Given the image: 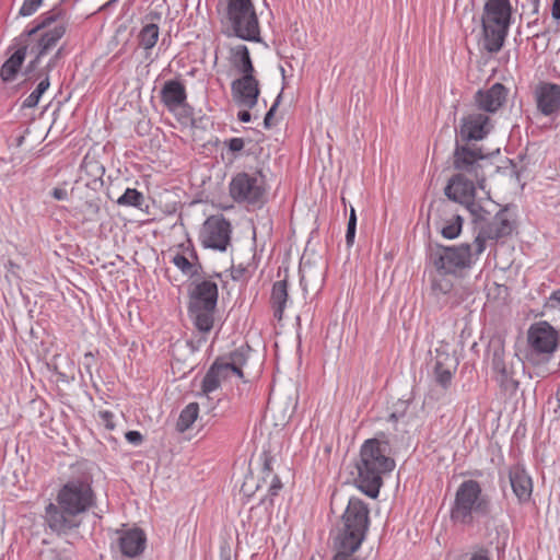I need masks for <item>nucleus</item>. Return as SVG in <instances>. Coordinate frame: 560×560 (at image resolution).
Here are the masks:
<instances>
[{
	"label": "nucleus",
	"mask_w": 560,
	"mask_h": 560,
	"mask_svg": "<svg viewBox=\"0 0 560 560\" xmlns=\"http://www.w3.org/2000/svg\"><path fill=\"white\" fill-rule=\"evenodd\" d=\"M118 0H109L104 7H110L116 3Z\"/></svg>",
	"instance_id": "338daca9"
},
{
	"label": "nucleus",
	"mask_w": 560,
	"mask_h": 560,
	"mask_svg": "<svg viewBox=\"0 0 560 560\" xmlns=\"http://www.w3.org/2000/svg\"><path fill=\"white\" fill-rule=\"evenodd\" d=\"M468 560H491L487 549L480 548L472 552Z\"/></svg>",
	"instance_id": "8fccbe9b"
},
{
	"label": "nucleus",
	"mask_w": 560,
	"mask_h": 560,
	"mask_svg": "<svg viewBox=\"0 0 560 560\" xmlns=\"http://www.w3.org/2000/svg\"><path fill=\"white\" fill-rule=\"evenodd\" d=\"M245 362L244 354L242 351H234L231 353L230 362H222V368H226V377L231 374H235L238 377H243L242 365Z\"/></svg>",
	"instance_id": "c9c22d12"
},
{
	"label": "nucleus",
	"mask_w": 560,
	"mask_h": 560,
	"mask_svg": "<svg viewBox=\"0 0 560 560\" xmlns=\"http://www.w3.org/2000/svg\"><path fill=\"white\" fill-rule=\"evenodd\" d=\"M394 468L395 460L389 455L388 442L380 438L369 439L360 448L354 483L364 494L376 499L383 485V477Z\"/></svg>",
	"instance_id": "f257e3e1"
},
{
	"label": "nucleus",
	"mask_w": 560,
	"mask_h": 560,
	"mask_svg": "<svg viewBox=\"0 0 560 560\" xmlns=\"http://www.w3.org/2000/svg\"><path fill=\"white\" fill-rule=\"evenodd\" d=\"M433 374L436 384L443 388L451 385L453 374L457 369V360L451 355L446 346H441L435 349Z\"/></svg>",
	"instance_id": "4be33fe9"
},
{
	"label": "nucleus",
	"mask_w": 560,
	"mask_h": 560,
	"mask_svg": "<svg viewBox=\"0 0 560 560\" xmlns=\"http://www.w3.org/2000/svg\"><path fill=\"white\" fill-rule=\"evenodd\" d=\"M348 224L357 226V214H355V210L352 207H351V210H350V215H349Z\"/></svg>",
	"instance_id": "052dcab7"
},
{
	"label": "nucleus",
	"mask_w": 560,
	"mask_h": 560,
	"mask_svg": "<svg viewBox=\"0 0 560 560\" xmlns=\"http://www.w3.org/2000/svg\"><path fill=\"white\" fill-rule=\"evenodd\" d=\"M513 231V223L506 217V209L500 210L492 222L482 226L475 238V254L478 256L485 250L487 240H499L510 235Z\"/></svg>",
	"instance_id": "a211bd4d"
},
{
	"label": "nucleus",
	"mask_w": 560,
	"mask_h": 560,
	"mask_svg": "<svg viewBox=\"0 0 560 560\" xmlns=\"http://www.w3.org/2000/svg\"><path fill=\"white\" fill-rule=\"evenodd\" d=\"M72 548L70 546L58 548H46L39 553V560H72Z\"/></svg>",
	"instance_id": "4c0bfd02"
},
{
	"label": "nucleus",
	"mask_w": 560,
	"mask_h": 560,
	"mask_svg": "<svg viewBox=\"0 0 560 560\" xmlns=\"http://www.w3.org/2000/svg\"><path fill=\"white\" fill-rule=\"evenodd\" d=\"M369 525L368 504L359 498H350L341 517L335 545H341V548L347 551H357L365 539Z\"/></svg>",
	"instance_id": "39448f33"
},
{
	"label": "nucleus",
	"mask_w": 560,
	"mask_h": 560,
	"mask_svg": "<svg viewBox=\"0 0 560 560\" xmlns=\"http://www.w3.org/2000/svg\"><path fill=\"white\" fill-rule=\"evenodd\" d=\"M266 486L270 495H277L279 490L282 488V483L279 477L275 474L268 476V474H262L260 482L257 485V488H262Z\"/></svg>",
	"instance_id": "58836bf2"
},
{
	"label": "nucleus",
	"mask_w": 560,
	"mask_h": 560,
	"mask_svg": "<svg viewBox=\"0 0 560 560\" xmlns=\"http://www.w3.org/2000/svg\"><path fill=\"white\" fill-rule=\"evenodd\" d=\"M57 60L58 59H55V57L52 56L47 62V65L44 68L39 69L37 73H44L47 71V74L49 75L50 70L55 68Z\"/></svg>",
	"instance_id": "864d4df0"
},
{
	"label": "nucleus",
	"mask_w": 560,
	"mask_h": 560,
	"mask_svg": "<svg viewBox=\"0 0 560 560\" xmlns=\"http://www.w3.org/2000/svg\"><path fill=\"white\" fill-rule=\"evenodd\" d=\"M199 415V405L197 402L188 404L179 413L176 428L179 432H185L191 428Z\"/></svg>",
	"instance_id": "72a5a7b5"
},
{
	"label": "nucleus",
	"mask_w": 560,
	"mask_h": 560,
	"mask_svg": "<svg viewBox=\"0 0 560 560\" xmlns=\"http://www.w3.org/2000/svg\"><path fill=\"white\" fill-rule=\"evenodd\" d=\"M187 94L184 84L177 80H168L161 90V100L170 110H175L186 103Z\"/></svg>",
	"instance_id": "a878e982"
},
{
	"label": "nucleus",
	"mask_w": 560,
	"mask_h": 560,
	"mask_svg": "<svg viewBox=\"0 0 560 560\" xmlns=\"http://www.w3.org/2000/svg\"><path fill=\"white\" fill-rule=\"evenodd\" d=\"M237 118L242 122H248L252 119V115H250V113L248 110H241L237 114Z\"/></svg>",
	"instance_id": "13d9d810"
},
{
	"label": "nucleus",
	"mask_w": 560,
	"mask_h": 560,
	"mask_svg": "<svg viewBox=\"0 0 560 560\" xmlns=\"http://www.w3.org/2000/svg\"><path fill=\"white\" fill-rule=\"evenodd\" d=\"M489 349L492 352L491 366L495 381L504 392L514 394L520 385L517 371L524 368L522 360L517 354H506L500 339L491 341Z\"/></svg>",
	"instance_id": "1a4fd4ad"
},
{
	"label": "nucleus",
	"mask_w": 560,
	"mask_h": 560,
	"mask_svg": "<svg viewBox=\"0 0 560 560\" xmlns=\"http://www.w3.org/2000/svg\"><path fill=\"white\" fill-rule=\"evenodd\" d=\"M556 399L558 401V406L557 407H558V411L560 413V387L557 390Z\"/></svg>",
	"instance_id": "e2e57ef3"
},
{
	"label": "nucleus",
	"mask_w": 560,
	"mask_h": 560,
	"mask_svg": "<svg viewBox=\"0 0 560 560\" xmlns=\"http://www.w3.org/2000/svg\"><path fill=\"white\" fill-rule=\"evenodd\" d=\"M30 80H38L40 79V82L38 83L37 88L23 101V107L24 108H33L37 106L40 96L45 93V91L49 88L50 81L49 75L47 74V71L44 73H27Z\"/></svg>",
	"instance_id": "7c9ffc66"
},
{
	"label": "nucleus",
	"mask_w": 560,
	"mask_h": 560,
	"mask_svg": "<svg viewBox=\"0 0 560 560\" xmlns=\"http://www.w3.org/2000/svg\"><path fill=\"white\" fill-rule=\"evenodd\" d=\"M266 194L264 176L260 172L248 174L237 173L230 183V195L236 202L257 205Z\"/></svg>",
	"instance_id": "ddd939ff"
},
{
	"label": "nucleus",
	"mask_w": 560,
	"mask_h": 560,
	"mask_svg": "<svg viewBox=\"0 0 560 560\" xmlns=\"http://www.w3.org/2000/svg\"><path fill=\"white\" fill-rule=\"evenodd\" d=\"M224 144L233 153L240 152L244 149L245 142L242 138H231L224 141Z\"/></svg>",
	"instance_id": "c03bdc74"
},
{
	"label": "nucleus",
	"mask_w": 560,
	"mask_h": 560,
	"mask_svg": "<svg viewBox=\"0 0 560 560\" xmlns=\"http://www.w3.org/2000/svg\"><path fill=\"white\" fill-rule=\"evenodd\" d=\"M492 129L493 124L488 114L471 112L460 119L456 142L474 143L472 141L485 139Z\"/></svg>",
	"instance_id": "dca6fc26"
},
{
	"label": "nucleus",
	"mask_w": 560,
	"mask_h": 560,
	"mask_svg": "<svg viewBox=\"0 0 560 560\" xmlns=\"http://www.w3.org/2000/svg\"><path fill=\"white\" fill-rule=\"evenodd\" d=\"M551 15L555 20H560V0H553Z\"/></svg>",
	"instance_id": "6e6d98bb"
},
{
	"label": "nucleus",
	"mask_w": 560,
	"mask_h": 560,
	"mask_svg": "<svg viewBox=\"0 0 560 560\" xmlns=\"http://www.w3.org/2000/svg\"><path fill=\"white\" fill-rule=\"evenodd\" d=\"M508 89L501 83H494L488 90H479L475 95V101L479 112L492 114L498 112L506 101Z\"/></svg>",
	"instance_id": "5701e85b"
},
{
	"label": "nucleus",
	"mask_w": 560,
	"mask_h": 560,
	"mask_svg": "<svg viewBox=\"0 0 560 560\" xmlns=\"http://www.w3.org/2000/svg\"><path fill=\"white\" fill-rule=\"evenodd\" d=\"M233 65L242 75H254L255 69L249 50L245 45H237L232 49Z\"/></svg>",
	"instance_id": "c756f323"
},
{
	"label": "nucleus",
	"mask_w": 560,
	"mask_h": 560,
	"mask_svg": "<svg viewBox=\"0 0 560 560\" xmlns=\"http://www.w3.org/2000/svg\"><path fill=\"white\" fill-rule=\"evenodd\" d=\"M527 340L530 355L550 354L557 348L558 336L556 330L547 323L533 325L528 329Z\"/></svg>",
	"instance_id": "6ab92c4d"
},
{
	"label": "nucleus",
	"mask_w": 560,
	"mask_h": 560,
	"mask_svg": "<svg viewBox=\"0 0 560 560\" xmlns=\"http://www.w3.org/2000/svg\"><path fill=\"white\" fill-rule=\"evenodd\" d=\"M355 230H357L355 225H349L348 224L347 232H346V243H347L348 246H352V244L354 242Z\"/></svg>",
	"instance_id": "3c124183"
},
{
	"label": "nucleus",
	"mask_w": 560,
	"mask_h": 560,
	"mask_svg": "<svg viewBox=\"0 0 560 560\" xmlns=\"http://www.w3.org/2000/svg\"><path fill=\"white\" fill-rule=\"evenodd\" d=\"M436 225L443 237L453 240L456 238L462 231L463 219L460 215L454 214L450 220L440 219Z\"/></svg>",
	"instance_id": "473e14b6"
},
{
	"label": "nucleus",
	"mask_w": 560,
	"mask_h": 560,
	"mask_svg": "<svg viewBox=\"0 0 560 560\" xmlns=\"http://www.w3.org/2000/svg\"><path fill=\"white\" fill-rule=\"evenodd\" d=\"M533 14H537L538 13V8H539V1L538 0H533Z\"/></svg>",
	"instance_id": "680f3d73"
},
{
	"label": "nucleus",
	"mask_w": 560,
	"mask_h": 560,
	"mask_svg": "<svg viewBox=\"0 0 560 560\" xmlns=\"http://www.w3.org/2000/svg\"><path fill=\"white\" fill-rule=\"evenodd\" d=\"M500 149L486 152L476 143L456 142L453 152V167L456 174L474 177L481 190L486 189V179L500 171V166L493 163V158L499 155Z\"/></svg>",
	"instance_id": "7ed1b4c3"
},
{
	"label": "nucleus",
	"mask_w": 560,
	"mask_h": 560,
	"mask_svg": "<svg viewBox=\"0 0 560 560\" xmlns=\"http://www.w3.org/2000/svg\"><path fill=\"white\" fill-rule=\"evenodd\" d=\"M476 179L463 174H454L444 188V194L448 200L464 206L475 220H485L486 211L476 202Z\"/></svg>",
	"instance_id": "9b49d317"
},
{
	"label": "nucleus",
	"mask_w": 560,
	"mask_h": 560,
	"mask_svg": "<svg viewBox=\"0 0 560 560\" xmlns=\"http://www.w3.org/2000/svg\"><path fill=\"white\" fill-rule=\"evenodd\" d=\"M281 97H282V92L279 93V95L277 96L275 103L272 104V106L269 108V110L265 115L264 126L267 129H269L272 126L271 120H272V118L275 116V113H276L280 102H281Z\"/></svg>",
	"instance_id": "a19ab883"
},
{
	"label": "nucleus",
	"mask_w": 560,
	"mask_h": 560,
	"mask_svg": "<svg viewBox=\"0 0 560 560\" xmlns=\"http://www.w3.org/2000/svg\"><path fill=\"white\" fill-rule=\"evenodd\" d=\"M56 501L82 517L94 503V493L88 481L70 480L59 490Z\"/></svg>",
	"instance_id": "4468645a"
},
{
	"label": "nucleus",
	"mask_w": 560,
	"mask_h": 560,
	"mask_svg": "<svg viewBox=\"0 0 560 560\" xmlns=\"http://www.w3.org/2000/svg\"><path fill=\"white\" fill-rule=\"evenodd\" d=\"M304 282H305V276H304V275H302V277H301V283H302V284H304Z\"/></svg>",
	"instance_id": "774afa93"
},
{
	"label": "nucleus",
	"mask_w": 560,
	"mask_h": 560,
	"mask_svg": "<svg viewBox=\"0 0 560 560\" xmlns=\"http://www.w3.org/2000/svg\"><path fill=\"white\" fill-rule=\"evenodd\" d=\"M63 16L65 12L61 9L54 8L40 16V22L35 27L21 35V39L24 37L26 39L37 34L39 31L48 28L50 25L55 24L52 28L44 32L37 44L32 47L31 51L35 52V58L27 65L25 70L26 73L35 72L40 62V58L52 49L57 42L65 35L66 25Z\"/></svg>",
	"instance_id": "0eeeda50"
},
{
	"label": "nucleus",
	"mask_w": 560,
	"mask_h": 560,
	"mask_svg": "<svg viewBox=\"0 0 560 560\" xmlns=\"http://www.w3.org/2000/svg\"><path fill=\"white\" fill-rule=\"evenodd\" d=\"M228 16L237 37L260 42L259 22L252 0H229Z\"/></svg>",
	"instance_id": "9d476101"
},
{
	"label": "nucleus",
	"mask_w": 560,
	"mask_h": 560,
	"mask_svg": "<svg viewBox=\"0 0 560 560\" xmlns=\"http://www.w3.org/2000/svg\"><path fill=\"white\" fill-rule=\"evenodd\" d=\"M538 23V18H535L533 21H529L527 23V28L529 30V34L532 37H538L539 36V32H536L535 31V26L537 25Z\"/></svg>",
	"instance_id": "4d7b16f0"
},
{
	"label": "nucleus",
	"mask_w": 560,
	"mask_h": 560,
	"mask_svg": "<svg viewBox=\"0 0 560 560\" xmlns=\"http://www.w3.org/2000/svg\"><path fill=\"white\" fill-rule=\"evenodd\" d=\"M245 272V268L242 266L233 267L232 268V279L233 280H240Z\"/></svg>",
	"instance_id": "5fc2aeb1"
},
{
	"label": "nucleus",
	"mask_w": 560,
	"mask_h": 560,
	"mask_svg": "<svg viewBox=\"0 0 560 560\" xmlns=\"http://www.w3.org/2000/svg\"><path fill=\"white\" fill-rule=\"evenodd\" d=\"M451 276V273L436 271L431 280L430 298L441 308H454L472 294L469 288L456 285Z\"/></svg>",
	"instance_id": "f8f14e48"
},
{
	"label": "nucleus",
	"mask_w": 560,
	"mask_h": 560,
	"mask_svg": "<svg viewBox=\"0 0 560 560\" xmlns=\"http://www.w3.org/2000/svg\"><path fill=\"white\" fill-rule=\"evenodd\" d=\"M226 368H222V362L215 361L202 380V392L208 395L219 388L221 381L226 380Z\"/></svg>",
	"instance_id": "c85d7f7f"
},
{
	"label": "nucleus",
	"mask_w": 560,
	"mask_h": 560,
	"mask_svg": "<svg viewBox=\"0 0 560 560\" xmlns=\"http://www.w3.org/2000/svg\"><path fill=\"white\" fill-rule=\"evenodd\" d=\"M113 418H114V415L110 411H107V410L98 411L100 423L103 424L107 430H114V428H115Z\"/></svg>",
	"instance_id": "79ce46f5"
},
{
	"label": "nucleus",
	"mask_w": 560,
	"mask_h": 560,
	"mask_svg": "<svg viewBox=\"0 0 560 560\" xmlns=\"http://www.w3.org/2000/svg\"><path fill=\"white\" fill-rule=\"evenodd\" d=\"M509 479L513 493L520 502L529 500L533 492V482L525 469L515 465L509 470Z\"/></svg>",
	"instance_id": "393cba45"
},
{
	"label": "nucleus",
	"mask_w": 560,
	"mask_h": 560,
	"mask_svg": "<svg viewBox=\"0 0 560 560\" xmlns=\"http://www.w3.org/2000/svg\"><path fill=\"white\" fill-rule=\"evenodd\" d=\"M261 460H262L261 474H268V476H271L273 474V468H272L273 457L270 454L264 452L261 454Z\"/></svg>",
	"instance_id": "37998d69"
},
{
	"label": "nucleus",
	"mask_w": 560,
	"mask_h": 560,
	"mask_svg": "<svg viewBox=\"0 0 560 560\" xmlns=\"http://www.w3.org/2000/svg\"><path fill=\"white\" fill-rule=\"evenodd\" d=\"M492 502L481 485L474 479L463 481L456 492L450 517L454 524L471 526L480 518L489 517Z\"/></svg>",
	"instance_id": "f03ea898"
},
{
	"label": "nucleus",
	"mask_w": 560,
	"mask_h": 560,
	"mask_svg": "<svg viewBox=\"0 0 560 560\" xmlns=\"http://www.w3.org/2000/svg\"><path fill=\"white\" fill-rule=\"evenodd\" d=\"M147 537L139 528L122 530L118 537V547L122 557L136 558L145 548Z\"/></svg>",
	"instance_id": "b1692460"
},
{
	"label": "nucleus",
	"mask_w": 560,
	"mask_h": 560,
	"mask_svg": "<svg viewBox=\"0 0 560 560\" xmlns=\"http://www.w3.org/2000/svg\"><path fill=\"white\" fill-rule=\"evenodd\" d=\"M288 298V281L285 279L276 281L272 285L271 303L273 315L278 320L282 319Z\"/></svg>",
	"instance_id": "bb28decb"
},
{
	"label": "nucleus",
	"mask_w": 560,
	"mask_h": 560,
	"mask_svg": "<svg viewBox=\"0 0 560 560\" xmlns=\"http://www.w3.org/2000/svg\"><path fill=\"white\" fill-rule=\"evenodd\" d=\"M125 438L130 444L133 445H139L143 440V436L139 431H128L125 433Z\"/></svg>",
	"instance_id": "09e8293b"
},
{
	"label": "nucleus",
	"mask_w": 560,
	"mask_h": 560,
	"mask_svg": "<svg viewBox=\"0 0 560 560\" xmlns=\"http://www.w3.org/2000/svg\"><path fill=\"white\" fill-rule=\"evenodd\" d=\"M159 26L154 23L144 25L138 35L139 46L150 51L159 39Z\"/></svg>",
	"instance_id": "f704fd0d"
},
{
	"label": "nucleus",
	"mask_w": 560,
	"mask_h": 560,
	"mask_svg": "<svg viewBox=\"0 0 560 560\" xmlns=\"http://www.w3.org/2000/svg\"><path fill=\"white\" fill-rule=\"evenodd\" d=\"M451 205L446 200H439L436 202H432L430 205V211L434 210L436 214L446 213L450 209Z\"/></svg>",
	"instance_id": "49530a36"
},
{
	"label": "nucleus",
	"mask_w": 560,
	"mask_h": 560,
	"mask_svg": "<svg viewBox=\"0 0 560 560\" xmlns=\"http://www.w3.org/2000/svg\"><path fill=\"white\" fill-rule=\"evenodd\" d=\"M218 296L215 282L202 280L191 283L187 311L194 326L201 334H209L213 328Z\"/></svg>",
	"instance_id": "20e7f679"
},
{
	"label": "nucleus",
	"mask_w": 560,
	"mask_h": 560,
	"mask_svg": "<svg viewBox=\"0 0 560 560\" xmlns=\"http://www.w3.org/2000/svg\"><path fill=\"white\" fill-rule=\"evenodd\" d=\"M200 238L207 248L226 250L231 240L230 222L222 217H210L203 224Z\"/></svg>",
	"instance_id": "f3484780"
},
{
	"label": "nucleus",
	"mask_w": 560,
	"mask_h": 560,
	"mask_svg": "<svg viewBox=\"0 0 560 560\" xmlns=\"http://www.w3.org/2000/svg\"><path fill=\"white\" fill-rule=\"evenodd\" d=\"M337 553L332 560H358L352 555L354 551H347L341 548V545H335Z\"/></svg>",
	"instance_id": "de8ad7c7"
},
{
	"label": "nucleus",
	"mask_w": 560,
	"mask_h": 560,
	"mask_svg": "<svg viewBox=\"0 0 560 560\" xmlns=\"http://www.w3.org/2000/svg\"><path fill=\"white\" fill-rule=\"evenodd\" d=\"M185 254L189 257L190 261H199L198 255L194 249L187 247Z\"/></svg>",
	"instance_id": "bf43d9fd"
},
{
	"label": "nucleus",
	"mask_w": 560,
	"mask_h": 560,
	"mask_svg": "<svg viewBox=\"0 0 560 560\" xmlns=\"http://www.w3.org/2000/svg\"><path fill=\"white\" fill-rule=\"evenodd\" d=\"M62 51H63V48H62V47H60V48L56 51V54L54 55L55 59H59V58L61 57V55H62Z\"/></svg>",
	"instance_id": "0e129e2a"
},
{
	"label": "nucleus",
	"mask_w": 560,
	"mask_h": 560,
	"mask_svg": "<svg viewBox=\"0 0 560 560\" xmlns=\"http://www.w3.org/2000/svg\"><path fill=\"white\" fill-rule=\"evenodd\" d=\"M51 196L57 200H66L68 199V191L63 188H54L51 191Z\"/></svg>",
	"instance_id": "603ef678"
},
{
	"label": "nucleus",
	"mask_w": 560,
	"mask_h": 560,
	"mask_svg": "<svg viewBox=\"0 0 560 560\" xmlns=\"http://www.w3.org/2000/svg\"><path fill=\"white\" fill-rule=\"evenodd\" d=\"M429 259L436 271L456 276L472 265L471 245L463 243L458 246H429Z\"/></svg>",
	"instance_id": "6e6552de"
},
{
	"label": "nucleus",
	"mask_w": 560,
	"mask_h": 560,
	"mask_svg": "<svg viewBox=\"0 0 560 560\" xmlns=\"http://www.w3.org/2000/svg\"><path fill=\"white\" fill-rule=\"evenodd\" d=\"M512 18L510 0H486L482 14L483 48L491 54L501 50Z\"/></svg>",
	"instance_id": "423d86ee"
},
{
	"label": "nucleus",
	"mask_w": 560,
	"mask_h": 560,
	"mask_svg": "<svg viewBox=\"0 0 560 560\" xmlns=\"http://www.w3.org/2000/svg\"><path fill=\"white\" fill-rule=\"evenodd\" d=\"M42 2L43 0H24V3L20 9L19 14L21 16L32 15L34 12H36Z\"/></svg>",
	"instance_id": "ea45409f"
},
{
	"label": "nucleus",
	"mask_w": 560,
	"mask_h": 560,
	"mask_svg": "<svg viewBox=\"0 0 560 560\" xmlns=\"http://www.w3.org/2000/svg\"><path fill=\"white\" fill-rule=\"evenodd\" d=\"M398 419V416H397V412H392L390 416H389V420H397Z\"/></svg>",
	"instance_id": "69168bd1"
},
{
	"label": "nucleus",
	"mask_w": 560,
	"mask_h": 560,
	"mask_svg": "<svg viewBox=\"0 0 560 560\" xmlns=\"http://www.w3.org/2000/svg\"><path fill=\"white\" fill-rule=\"evenodd\" d=\"M547 310L560 312V290L552 293L545 306Z\"/></svg>",
	"instance_id": "a18cd8bd"
},
{
	"label": "nucleus",
	"mask_w": 560,
	"mask_h": 560,
	"mask_svg": "<svg viewBox=\"0 0 560 560\" xmlns=\"http://www.w3.org/2000/svg\"><path fill=\"white\" fill-rule=\"evenodd\" d=\"M172 262L187 277L199 276L202 271L200 261H190L185 253H177L172 257Z\"/></svg>",
	"instance_id": "2f4dec72"
},
{
	"label": "nucleus",
	"mask_w": 560,
	"mask_h": 560,
	"mask_svg": "<svg viewBox=\"0 0 560 560\" xmlns=\"http://www.w3.org/2000/svg\"><path fill=\"white\" fill-rule=\"evenodd\" d=\"M27 47H20L1 67L0 77L4 82L12 81L19 72L26 55Z\"/></svg>",
	"instance_id": "cd10ccee"
},
{
	"label": "nucleus",
	"mask_w": 560,
	"mask_h": 560,
	"mask_svg": "<svg viewBox=\"0 0 560 560\" xmlns=\"http://www.w3.org/2000/svg\"><path fill=\"white\" fill-rule=\"evenodd\" d=\"M537 110L547 117H556L560 113V85L540 82L534 91Z\"/></svg>",
	"instance_id": "aec40b11"
},
{
	"label": "nucleus",
	"mask_w": 560,
	"mask_h": 560,
	"mask_svg": "<svg viewBox=\"0 0 560 560\" xmlns=\"http://www.w3.org/2000/svg\"><path fill=\"white\" fill-rule=\"evenodd\" d=\"M45 521L51 532L59 536H69L80 527L82 517L56 501L46 506Z\"/></svg>",
	"instance_id": "2eb2a0df"
},
{
	"label": "nucleus",
	"mask_w": 560,
	"mask_h": 560,
	"mask_svg": "<svg viewBox=\"0 0 560 560\" xmlns=\"http://www.w3.org/2000/svg\"><path fill=\"white\" fill-rule=\"evenodd\" d=\"M144 200L143 195L135 188H127L117 199V205L124 207H140Z\"/></svg>",
	"instance_id": "e433bc0d"
},
{
	"label": "nucleus",
	"mask_w": 560,
	"mask_h": 560,
	"mask_svg": "<svg viewBox=\"0 0 560 560\" xmlns=\"http://www.w3.org/2000/svg\"><path fill=\"white\" fill-rule=\"evenodd\" d=\"M231 91L238 106L254 108L260 94L259 81L255 75H242L232 82Z\"/></svg>",
	"instance_id": "412c9836"
}]
</instances>
